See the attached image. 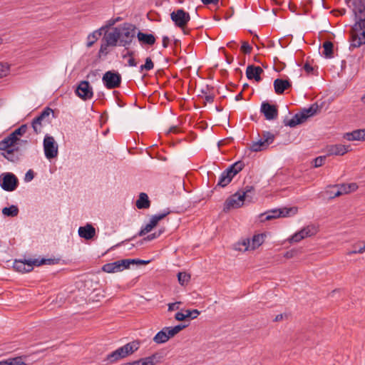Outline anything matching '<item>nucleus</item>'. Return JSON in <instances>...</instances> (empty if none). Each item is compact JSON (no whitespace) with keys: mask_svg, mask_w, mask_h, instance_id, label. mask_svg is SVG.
Returning a JSON list of instances; mask_svg holds the SVG:
<instances>
[{"mask_svg":"<svg viewBox=\"0 0 365 365\" xmlns=\"http://www.w3.org/2000/svg\"><path fill=\"white\" fill-rule=\"evenodd\" d=\"M354 4L356 22L351 28L350 48L365 44V0H355Z\"/></svg>","mask_w":365,"mask_h":365,"instance_id":"1","label":"nucleus"},{"mask_svg":"<svg viewBox=\"0 0 365 365\" xmlns=\"http://www.w3.org/2000/svg\"><path fill=\"white\" fill-rule=\"evenodd\" d=\"M318 110L319 106L317 103L312 104L308 108H304L301 112L296 113L292 119H284L283 123L286 126L294 128L304 123L309 117L314 115Z\"/></svg>","mask_w":365,"mask_h":365,"instance_id":"2","label":"nucleus"},{"mask_svg":"<svg viewBox=\"0 0 365 365\" xmlns=\"http://www.w3.org/2000/svg\"><path fill=\"white\" fill-rule=\"evenodd\" d=\"M139 346L140 341L138 340L133 341L108 354L106 359L110 363H114L134 353L139 349Z\"/></svg>","mask_w":365,"mask_h":365,"instance_id":"3","label":"nucleus"},{"mask_svg":"<svg viewBox=\"0 0 365 365\" xmlns=\"http://www.w3.org/2000/svg\"><path fill=\"white\" fill-rule=\"evenodd\" d=\"M266 237L265 234H257L255 235L252 241L249 238L242 239L233 245V250L235 251H249V248L251 247L252 250L257 249L264 241Z\"/></svg>","mask_w":365,"mask_h":365,"instance_id":"4","label":"nucleus"},{"mask_svg":"<svg viewBox=\"0 0 365 365\" xmlns=\"http://www.w3.org/2000/svg\"><path fill=\"white\" fill-rule=\"evenodd\" d=\"M119 28V43L120 46L125 47L130 45L136 34V26L132 24L125 23Z\"/></svg>","mask_w":365,"mask_h":365,"instance_id":"5","label":"nucleus"},{"mask_svg":"<svg viewBox=\"0 0 365 365\" xmlns=\"http://www.w3.org/2000/svg\"><path fill=\"white\" fill-rule=\"evenodd\" d=\"M297 212V207H283L279 209H273L261 214L259 217L262 222L270 220L277 217H285L294 215Z\"/></svg>","mask_w":365,"mask_h":365,"instance_id":"6","label":"nucleus"},{"mask_svg":"<svg viewBox=\"0 0 365 365\" xmlns=\"http://www.w3.org/2000/svg\"><path fill=\"white\" fill-rule=\"evenodd\" d=\"M275 139V135L269 131H262L261 138L252 142L250 146L252 152H259L268 148Z\"/></svg>","mask_w":365,"mask_h":365,"instance_id":"7","label":"nucleus"},{"mask_svg":"<svg viewBox=\"0 0 365 365\" xmlns=\"http://www.w3.org/2000/svg\"><path fill=\"white\" fill-rule=\"evenodd\" d=\"M102 81L106 88L114 89L120 86L122 77L117 71H108L103 74Z\"/></svg>","mask_w":365,"mask_h":365,"instance_id":"8","label":"nucleus"},{"mask_svg":"<svg viewBox=\"0 0 365 365\" xmlns=\"http://www.w3.org/2000/svg\"><path fill=\"white\" fill-rule=\"evenodd\" d=\"M43 150L45 156L47 159L51 160L55 158L58 155V147L53 136L46 135L44 137Z\"/></svg>","mask_w":365,"mask_h":365,"instance_id":"9","label":"nucleus"},{"mask_svg":"<svg viewBox=\"0 0 365 365\" xmlns=\"http://www.w3.org/2000/svg\"><path fill=\"white\" fill-rule=\"evenodd\" d=\"M0 185L4 190L12 192L17 188L19 180L14 174L6 173L0 176Z\"/></svg>","mask_w":365,"mask_h":365,"instance_id":"10","label":"nucleus"},{"mask_svg":"<svg viewBox=\"0 0 365 365\" xmlns=\"http://www.w3.org/2000/svg\"><path fill=\"white\" fill-rule=\"evenodd\" d=\"M170 19L175 25L183 29L190 20V14L182 9H178L170 14Z\"/></svg>","mask_w":365,"mask_h":365,"instance_id":"11","label":"nucleus"},{"mask_svg":"<svg viewBox=\"0 0 365 365\" xmlns=\"http://www.w3.org/2000/svg\"><path fill=\"white\" fill-rule=\"evenodd\" d=\"M170 213V210L169 209H167V210H165L161 213H158V214L153 215L151 217L149 222L148 224H146L145 227H143L141 228L138 235L140 236H143V235H146L147 233L151 232L153 230V229L158 225L159 221L164 219Z\"/></svg>","mask_w":365,"mask_h":365,"instance_id":"12","label":"nucleus"},{"mask_svg":"<svg viewBox=\"0 0 365 365\" xmlns=\"http://www.w3.org/2000/svg\"><path fill=\"white\" fill-rule=\"evenodd\" d=\"M317 228L314 225H310L303 227L302 230L294 233L289 239V241L290 243L299 242L305 237L314 235L315 234H317Z\"/></svg>","mask_w":365,"mask_h":365,"instance_id":"13","label":"nucleus"},{"mask_svg":"<svg viewBox=\"0 0 365 365\" xmlns=\"http://www.w3.org/2000/svg\"><path fill=\"white\" fill-rule=\"evenodd\" d=\"M260 112L267 120H273L278 117V108L276 105L271 104L268 101H263L261 103Z\"/></svg>","mask_w":365,"mask_h":365,"instance_id":"14","label":"nucleus"},{"mask_svg":"<svg viewBox=\"0 0 365 365\" xmlns=\"http://www.w3.org/2000/svg\"><path fill=\"white\" fill-rule=\"evenodd\" d=\"M75 92L79 98L84 101L92 98L93 96V88L87 81H81Z\"/></svg>","mask_w":365,"mask_h":365,"instance_id":"15","label":"nucleus"},{"mask_svg":"<svg viewBox=\"0 0 365 365\" xmlns=\"http://www.w3.org/2000/svg\"><path fill=\"white\" fill-rule=\"evenodd\" d=\"M244 201V199L240 195V192L238 191L235 194L232 195L225 200L224 203L223 210L225 212H227L230 209L240 207L241 206H242Z\"/></svg>","mask_w":365,"mask_h":365,"instance_id":"16","label":"nucleus"},{"mask_svg":"<svg viewBox=\"0 0 365 365\" xmlns=\"http://www.w3.org/2000/svg\"><path fill=\"white\" fill-rule=\"evenodd\" d=\"M34 259H15L14 262H12V267L14 270L21 272L26 273L31 272L34 269L33 264Z\"/></svg>","mask_w":365,"mask_h":365,"instance_id":"17","label":"nucleus"},{"mask_svg":"<svg viewBox=\"0 0 365 365\" xmlns=\"http://www.w3.org/2000/svg\"><path fill=\"white\" fill-rule=\"evenodd\" d=\"M53 110L48 107H46L43 111L32 120V128L36 134H38L41 132L42 121L47 117L49 116Z\"/></svg>","mask_w":365,"mask_h":365,"instance_id":"18","label":"nucleus"},{"mask_svg":"<svg viewBox=\"0 0 365 365\" xmlns=\"http://www.w3.org/2000/svg\"><path fill=\"white\" fill-rule=\"evenodd\" d=\"M119 28L115 27L112 31L106 33L102 41L110 45V46H117L118 42L119 43Z\"/></svg>","mask_w":365,"mask_h":365,"instance_id":"19","label":"nucleus"},{"mask_svg":"<svg viewBox=\"0 0 365 365\" xmlns=\"http://www.w3.org/2000/svg\"><path fill=\"white\" fill-rule=\"evenodd\" d=\"M264 72L263 69L259 66L249 65L246 69V76L249 80L255 79L257 82L262 80L261 74Z\"/></svg>","mask_w":365,"mask_h":365,"instance_id":"20","label":"nucleus"},{"mask_svg":"<svg viewBox=\"0 0 365 365\" xmlns=\"http://www.w3.org/2000/svg\"><path fill=\"white\" fill-rule=\"evenodd\" d=\"M78 232L81 237L89 240L93 239L96 235V229L92 225L87 224L85 226L80 227Z\"/></svg>","mask_w":365,"mask_h":365,"instance_id":"21","label":"nucleus"},{"mask_svg":"<svg viewBox=\"0 0 365 365\" xmlns=\"http://www.w3.org/2000/svg\"><path fill=\"white\" fill-rule=\"evenodd\" d=\"M350 145H344L341 144L331 145L327 147V154L329 155H343L349 151Z\"/></svg>","mask_w":365,"mask_h":365,"instance_id":"22","label":"nucleus"},{"mask_svg":"<svg viewBox=\"0 0 365 365\" xmlns=\"http://www.w3.org/2000/svg\"><path fill=\"white\" fill-rule=\"evenodd\" d=\"M274 88L277 94H282L285 90L292 86V83L289 80L277 78L274 81Z\"/></svg>","mask_w":365,"mask_h":365,"instance_id":"23","label":"nucleus"},{"mask_svg":"<svg viewBox=\"0 0 365 365\" xmlns=\"http://www.w3.org/2000/svg\"><path fill=\"white\" fill-rule=\"evenodd\" d=\"M2 155L8 160L16 163L20 160L24 153L21 152L19 147H16L7 150L6 153H3Z\"/></svg>","mask_w":365,"mask_h":365,"instance_id":"24","label":"nucleus"},{"mask_svg":"<svg viewBox=\"0 0 365 365\" xmlns=\"http://www.w3.org/2000/svg\"><path fill=\"white\" fill-rule=\"evenodd\" d=\"M344 138L349 141L365 140V129H359L350 133H346L344 135Z\"/></svg>","mask_w":365,"mask_h":365,"instance_id":"25","label":"nucleus"},{"mask_svg":"<svg viewBox=\"0 0 365 365\" xmlns=\"http://www.w3.org/2000/svg\"><path fill=\"white\" fill-rule=\"evenodd\" d=\"M137 37L142 44L153 46L155 43V37L152 34H145L141 31L137 33Z\"/></svg>","mask_w":365,"mask_h":365,"instance_id":"26","label":"nucleus"},{"mask_svg":"<svg viewBox=\"0 0 365 365\" xmlns=\"http://www.w3.org/2000/svg\"><path fill=\"white\" fill-rule=\"evenodd\" d=\"M18 144V142L12 138L11 135L5 138L4 140L0 141V150H4L5 153L10 149L16 148L15 145Z\"/></svg>","mask_w":365,"mask_h":365,"instance_id":"27","label":"nucleus"},{"mask_svg":"<svg viewBox=\"0 0 365 365\" xmlns=\"http://www.w3.org/2000/svg\"><path fill=\"white\" fill-rule=\"evenodd\" d=\"M101 269L103 272L107 273H115L123 271L120 260H117L110 263H106L102 267Z\"/></svg>","mask_w":365,"mask_h":365,"instance_id":"28","label":"nucleus"},{"mask_svg":"<svg viewBox=\"0 0 365 365\" xmlns=\"http://www.w3.org/2000/svg\"><path fill=\"white\" fill-rule=\"evenodd\" d=\"M233 178L234 177L227 168L221 173L217 186H220L221 187H226L232 181Z\"/></svg>","mask_w":365,"mask_h":365,"instance_id":"29","label":"nucleus"},{"mask_svg":"<svg viewBox=\"0 0 365 365\" xmlns=\"http://www.w3.org/2000/svg\"><path fill=\"white\" fill-rule=\"evenodd\" d=\"M135 205L138 209H148L150 206V201L148 196L145 192H140L139 197L135 202Z\"/></svg>","mask_w":365,"mask_h":365,"instance_id":"30","label":"nucleus"},{"mask_svg":"<svg viewBox=\"0 0 365 365\" xmlns=\"http://www.w3.org/2000/svg\"><path fill=\"white\" fill-rule=\"evenodd\" d=\"M159 356L158 354H154L150 356L142 358L139 360L135 361V365H155L159 360L158 359Z\"/></svg>","mask_w":365,"mask_h":365,"instance_id":"31","label":"nucleus"},{"mask_svg":"<svg viewBox=\"0 0 365 365\" xmlns=\"http://www.w3.org/2000/svg\"><path fill=\"white\" fill-rule=\"evenodd\" d=\"M61 261V259L60 257L42 258L40 260L38 259H34L33 264H35V266H41L43 264L53 265L59 264Z\"/></svg>","mask_w":365,"mask_h":365,"instance_id":"32","label":"nucleus"},{"mask_svg":"<svg viewBox=\"0 0 365 365\" xmlns=\"http://www.w3.org/2000/svg\"><path fill=\"white\" fill-rule=\"evenodd\" d=\"M323 51L322 54L327 58H331L334 57V44L329 41H325L323 43Z\"/></svg>","mask_w":365,"mask_h":365,"instance_id":"33","label":"nucleus"},{"mask_svg":"<svg viewBox=\"0 0 365 365\" xmlns=\"http://www.w3.org/2000/svg\"><path fill=\"white\" fill-rule=\"evenodd\" d=\"M103 30H105V27H101L99 29L94 31L93 33L90 34L88 36V47H91L94 44V43L98 40V38L102 35V31Z\"/></svg>","mask_w":365,"mask_h":365,"instance_id":"34","label":"nucleus"},{"mask_svg":"<svg viewBox=\"0 0 365 365\" xmlns=\"http://www.w3.org/2000/svg\"><path fill=\"white\" fill-rule=\"evenodd\" d=\"M245 166V164L242 160H238L235 163L230 165L227 169L229 172L232 174L233 177H235L237 174H238Z\"/></svg>","mask_w":365,"mask_h":365,"instance_id":"35","label":"nucleus"},{"mask_svg":"<svg viewBox=\"0 0 365 365\" xmlns=\"http://www.w3.org/2000/svg\"><path fill=\"white\" fill-rule=\"evenodd\" d=\"M27 125L26 124H24V125H21L19 128H18L17 129H16L13 133H11L10 135L12 136V138H14L17 142L19 141H21V142H24V143H27L28 141L27 140H20L18 136H21L23 135L24 134H25L26 133V130H27Z\"/></svg>","mask_w":365,"mask_h":365,"instance_id":"36","label":"nucleus"},{"mask_svg":"<svg viewBox=\"0 0 365 365\" xmlns=\"http://www.w3.org/2000/svg\"><path fill=\"white\" fill-rule=\"evenodd\" d=\"M240 195L242 197L244 200L248 199L250 200L252 197V195L255 192V187L252 185H246L243 187L242 190L240 191Z\"/></svg>","mask_w":365,"mask_h":365,"instance_id":"37","label":"nucleus"},{"mask_svg":"<svg viewBox=\"0 0 365 365\" xmlns=\"http://www.w3.org/2000/svg\"><path fill=\"white\" fill-rule=\"evenodd\" d=\"M2 213L6 217H16L19 214V208L16 205H11L10 207H4Z\"/></svg>","mask_w":365,"mask_h":365,"instance_id":"38","label":"nucleus"},{"mask_svg":"<svg viewBox=\"0 0 365 365\" xmlns=\"http://www.w3.org/2000/svg\"><path fill=\"white\" fill-rule=\"evenodd\" d=\"M169 340V336H167V332L164 330V328L158 331L153 338V341L156 344H163Z\"/></svg>","mask_w":365,"mask_h":365,"instance_id":"39","label":"nucleus"},{"mask_svg":"<svg viewBox=\"0 0 365 365\" xmlns=\"http://www.w3.org/2000/svg\"><path fill=\"white\" fill-rule=\"evenodd\" d=\"M134 245L133 243H130V241H124L120 243H118L115 245L112 246L109 249L107 250V251H110L111 250H114L116 248L123 247V250H129L133 248Z\"/></svg>","mask_w":365,"mask_h":365,"instance_id":"40","label":"nucleus"},{"mask_svg":"<svg viewBox=\"0 0 365 365\" xmlns=\"http://www.w3.org/2000/svg\"><path fill=\"white\" fill-rule=\"evenodd\" d=\"M178 282L180 285H186L190 280V275L186 272H179L178 274Z\"/></svg>","mask_w":365,"mask_h":365,"instance_id":"41","label":"nucleus"},{"mask_svg":"<svg viewBox=\"0 0 365 365\" xmlns=\"http://www.w3.org/2000/svg\"><path fill=\"white\" fill-rule=\"evenodd\" d=\"M154 68V63L150 57L145 58V62L140 66V72L143 71H149Z\"/></svg>","mask_w":365,"mask_h":365,"instance_id":"42","label":"nucleus"},{"mask_svg":"<svg viewBox=\"0 0 365 365\" xmlns=\"http://www.w3.org/2000/svg\"><path fill=\"white\" fill-rule=\"evenodd\" d=\"M165 231V228L164 227H160L158 231L148 235L146 237L144 238V240L151 241L153 240L158 238L162 234H163Z\"/></svg>","mask_w":365,"mask_h":365,"instance_id":"43","label":"nucleus"},{"mask_svg":"<svg viewBox=\"0 0 365 365\" xmlns=\"http://www.w3.org/2000/svg\"><path fill=\"white\" fill-rule=\"evenodd\" d=\"M296 252H285L283 255H279L276 261L279 263H282L285 260L294 257Z\"/></svg>","mask_w":365,"mask_h":365,"instance_id":"44","label":"nucleus"},{"mask_svg":"<svg viewBox=\"0 0 365 365\" xmlns=\"http://www.w3.org/2000/svg\"><path fill=\"white\" fill-rule=\"evenodd\" d=\"M6 361V365H26V364L23 361L21 357H16L13 359H10Z\"/></svg>","mask_w":365,"mask_h":365,"instance_id":"45","label":"nucleus"},{"mask_svg":"<svg viewBox=\"0 0 365 365\" xmlns=\"http://www.w3.org/2000/svg\"><path fill=\"white\" fill-rule=\"evenodd\" d=\"M133 259H120V263L121 264L122 270L125 269H128L131 264H133Z\"/></svg>","mask_w":365,"mask_h":365,"instance_id":"46","label":"nucleus"},{"mask_svg":"<svg viewBox=\"0 0 365 365\" xmlns=\"http://www.w3.org/2000/svg\"><path fill=\"white\" fill-rule=\"evenodd\" d=\"M252 47L247 41H243L241 46V51L245 54L251 53Z\"/></svg>","mask_w":365,"mask_h":365,"instance_id":"47","label":"nucleus"},{"mask_svg":"<svg viewBox=\"0 0 365 365\" xmlns=\"http://www.w3.org/2000/svg\"><path fill=\"white\" fill-rule=\"evenodd\" d=\"M9 70V66L7 63L0 62V78L5 76Z\"/></svg>","mask_w":365,"mask_h":365,"instance_id":"48","label":"nucleus"},{"mask_svg":"<svg viewBox=\"0 0 365 365\" xmlns=\"http://www.w3.org/2000/svg\"><path fill=\"white\" fill-rule=\"evenodd\" d=\"M185 312L187 318H190L192 319H196L200 314V312L197 309H187Z\"/></svg>","mask_w":365,"mask_h":365,"instance_id":"49","label":"nucleus"},{"mask_svg":"<svg viewBox=\"0 0 365 365\" xmlns=\"http://www.w3.org/2000/svg\"><path fill=\"white\" fill-rule=\"evenodd\" d=\"M110 45H107L106 43L103 42L101 43L100 50L98 51V56L101 57L102 55H107L108 53V47Z\"/></svg>","mask_w":365,"mask_h":365,"instance_id":"50","label":"nucleus"},{"mask_svg":"<svg viewBox=\"0 0 365 365\" xmlns=\"http://www.w3.org/2000/svg\"><path fill=\"white\" fill-rule=\"evenodd\" d=\"M325 160H326V156L317 157L314 160V166L315 168H319V167L322 166L324 163Z\"/></svg>","mask_w":365,"mask_h":365,"instance_id":"51","label":"nucleus"},{"mask_svg":"<svg viewBox=\"0 0 365 365\" xmlns=\"http://www.w3.org/2000/svg\"><path fill=\"white\" fill-rule=\"evenodd\" d=\"M35 176V173L33 170H29L24 177V181L26 182H31Z\"/></svg>","mask_w":365,"mask_h":365,"instance_id":"52","label":"nucleus"},{"mask_svg":"<svg viewBox=\"0 0 365 365\" xmlns=\"http://www.w3.org/2000/svg\"><path fill=\"white\" fill-rule=\"evenodd\" d=\"M133 264H137V265H145L149 264L152 259H148V260H143V259H133Z\"/></svg>","mask_w":365,"mask_h":365,"instance_id":"53","label":"nucleus"},{"mask_svg":"<svg viewBox=\"0 0 365 365\" xmlns=\"http://www.w3.org/2000/svg\"><path fill=\"white\" fill-rule=\"evenodd\" d=\"M304 70L308 73H311L314 71V67L310 64V63L307 61L303 66Z\"/></svg>","mask_w":365,"mask_h":365,"instance_id":"54","label":"nucleus"},{"mask_svg":"<svg viewBox=\"0 0 365 365\" xmlns=\"http://www.w3.org/2000/svg\"><path fill=\"white\" fill-rule=\"evenodd\" d=\"M188 324H178L177 326L172 327V329L173 330V332H175V334H177L180 331L186 328Z\"/></svg>","mask_w":365,"mask_h":365,"instance_id":"55","label":"nucleus"},{"mask_svg":"<svg viewBox=\"0 0 365 365\" xmlns=\"http://www.w3.org/2000/svg\"><path fill=\"white\" fill-rule=\"evenodd\" d=\"M335 187H338V189L339 190V191H341L342 195L349 193V191H348V189H347V185L346 184H341L340 185H335Z\"/></svg>","mask_w":365,"mask_h":365,"instance_id":"56","label":"nucleus"},{"mask_svg":"<svg viewBox=\"0 0 365 365\" xmlns=\"http://www.w3.org/2000/svg\"><path fill=\"white\" fill-rule=\"evenodd\" d=\"M175 319L178 321H184L187 319L186 314L182 312H177L175 315Z\"/></svg>","mask_w":365,"mask_h":365,"instance_id":"57","label":"nucleus"},{"mask_svg":"<svg viewBox=\"0 0 365 365\" xmlns=\"http://www.w3.org/2000/svg\"><path fill=\"white\" fill-rule=\"evenodd\" d=\"M180 302H176L175 303L168 304V312H173V310L178 309L179 307L178 304H180Z\"/></svg>","mask_w":365,"mask_h":365,"instance_id":"58","label":"nucleus"},{"mask_svg":"<svg viewBox=\"0 0 365 365\" xmlns=\"http://www.w3.org/2000/svg\"><path fill=\"white\" fill-rule=\"evenodd\" d=\"M364 250H365V242H360L356 245L354 251L361 252V251H364Z\"/></svg>","mask_w":365,"mask_h":365,"instance_id":"59","label":"nucleus"},{"mask_svg":"<svg viewBox=\"0 0 365 365\" xmlns=\"http://www.w3.org/2000/svg\"><path fill=\"white\" fill-rule=\"evenodd\" d=\"M164 330L167 332V336H169V339L176 335L171 327H164Z\"/></svg>","mask_w":365,"mask_h":365,"instance_id":"60","label":"nucleus"},{"mask_svg":"<svg viewBox=\"0 0 365 365\" xmlns=\"http://www.w3.org/2000/svg\"><path fill=\"white\" fill-rule=\"evenodd\" d=\"M287 317L288 315L287 314H279L275 317L273 321L275 322H280L284 319V317L287 318Z\"/></svg>","mask_w":365,"mask_h":365,"instance_id":"61","label":"nucleus"},{"mask_svg":"<svg viewBox=\"0 0 365 365\" xmlns=\"http://www.w3.org/2000/svg\"><path fill=\"white\" fill-rule=\"evenodd\" d=\"M346 185H347L348 191H349V192H351L352 191H355L358 188V186L356 183H350V184H346Z\"/></svg>","mask_w":365,"mask_h":365,"instance_id":"62","label":"nucleus"},{"mask_svg":"<svg viewBox=\"0 0 365 365\" xmlns=\"http://www.w3.org/2000/svg\"><path fill=\"white\" fill-rule=\"evenodd\" d=\"M205 101L207 103H212L215 99V96L213 94H207L205 96Z\"/></svg>","mask_w":365,"mask_h":365,"instance_id":"63","label":"nucleus"},{"mask_svg":"<svg viewBox=\"0 0 365 365\" xmlns=\"http://www.w3.org/2000/svg\"><path fill=\"white\" fill-rule=\"evenodd\" d=\"M137 61L134 58H129L128 61V65L130 67H135L137 66Z\"/></svg>","mask_w":365,"mask_h":365,"instance_id":"64","label":"nucleus"}]
</instances>
